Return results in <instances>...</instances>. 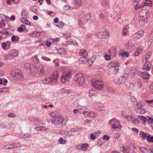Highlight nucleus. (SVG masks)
Segmentation results:
<instances>
[{"mask_svg":"<svg viewBox=\"0 0 153 153\" xmlns=\"http://www.w3.org/2000/svg\"><path fill=\"white\" fill-rule=\"evenodd\" d=\"M91 82L92 86L98 90H102L103 88V83L101 80L93 79L91 81Z\"/></svg>","mask_w":153,"mask_h":153,"instance_id":"obj_1","label":"nucleus"},{"mask_svg":"<svg viewBox=\"0 0 153 153\" xmlns=\"http://www.w3.org/2000/svg\"><path fill=\"white\" fill-rule=\"evenodd\" d=\"M74 79L79 85H82L84 81L83 76L81 73H79L76 74L74 77Z\"/></svg>","mask_w":153,"mask_h":153,"instance_id":"obj_2","label":"nucleus"},{"mask_svg":"<svg viewBox=\"0 0 153 153\" xmlns=\"http://www.w3.org/2000/svg\"><path fill=\"white\" fill-rule=\"evenodd\" d=\"M71 76V72L70 71L65 72L61 77V81L62 83H65L68 81Z\"/></svg>","mask_w":153,"mask_h":153,"instance_id":"obj_3","label":"nucleus"},{"mask_svg":"<svg viewBox=\"0 0 153 153\" xmlns=\"http://www.w3.org/2000/svg\"><path fill=\"white\" fill-rule=\"evenodd\" d=\"M64 120L63 117L61 115L59 117L56 118H53L51 120L52 123L55 125H59L62 124Z\"/></svg>","mask_w":153,"mask_h":153,"instance_id":"obj_4","label":"nucleus"},{"mask_svg":"<svg viewBox=\"0 0 153 153\" xmlns=\"http://www.w3.org/2000/svg\"><path fill=\"white\" fill-rule=\"evenodd\" d=\"M128 75L127 73H124L117 80V83L120 85L124 83L127 79Z\"/></svg>","mask_w":153,"mask_h":153,"instance_id":"obj_5","label":"nucleus"},{"mask_svg":"<svg viewBox=\"0 0 153 153\" xmlns=\"http://www.w3.org/2000/svg\"><path fill=\"white\" fill-rule=\"evenodd\" d=\"M58 73L56 71H54L52 74L49 76L51 82H56L58 78Z\"/></svg>","mask_w":153,"mask_h":153,"instance_id":"obj_6","label":"nucleus"},{"mask_svg":"<svg viewBox=\"0 0 153 153\" xmlns=\"http://www.w3.org/2000/svg\"><path fill=\"white\" fill-rule=\"evenodd\" d=\"M37 72L40 74L44 75L45 74L44 68L42 65H37L35 66Z\"/></svg>","mask_w":153,"mask_h":153,"instance_id":"obj_7","label":"nucleus"},{"mask_svg":"<svg viewBox=\"0 0 153 153\" xmlns=\"http://www.w3.org/2000/svg\"><path fill=\"white\" fill-rule=\"evenodd\" d=\"M80 19L79 21V24L81 27H83V25L85 21L83 19L84 18L85 13L82 12H80Z\"/></svg>","mask_w":153,"mask_h":153,"instance_id":"obj_8","label":"nucleus"},{"mask_svg":"<svg viewBox=\"0 0 153 153\" xmlns=\"http://www.w3.org/2000/svg\"><path fill=\"white\" fill-rule=\"evenodd\" d=\"M83 114H87L86 115L91 117L92 118H94L96 117L97 116V114L93 111H83Z\"/></svg>","mask_w":153,"mask_h":153,"instance_id":"obj_9","label":"nucleus"},{"mask_svg":"<svg viewBox=\"0 0 153 153\" xmlns=\"http://www.w3.org/2000/svg\"><path fill=\"white\" fill-rule=\"evenodd\" d=\"M29 120L31 123L37 125H40L42 123V121L40 120L36 119L34 117H30Z\"/></svg>","mask_w":153,"mask_h":153,"instance_id":"obj_10","label":"nucleus"},{"mask_svg":"<svg viewBox=\"0 0 153 153\" xmlns=\"http://www.w3.org/2000/svg\"><path fill=\"white\" fill-rule=\"evenodd\" d=\"M144 34L143 31H139L134 33L132 36V37L135 39H137L142 37Z\"/></svg>","mask_w":153,"mask_h":153,"instance_id":"obj_11","label":"nucleus"},{"mask_svg":"<svg viewBox=\"0 0 153 153\" xmlns=\"http://www.w3.org/2000/svg\"><path fill=\"white\" fill-rule=\"evenodd\" d=\"M23 77L22 74L20 72H15V75L13 76L14 79L17 80L21 79Z\"/></svg>","mask_w":153,"mask_h":153,"instance_id":"obj_12","label":"nucleus"},{"mask_svg":"<svg viewBox=\"0 0 153 153\" xmlns=\"http://www.w3.org/2000/svg\"><path fill=\"white\" fill-rule=\"evenodd\" d=\"M49 114L51 117H53V118H56L59 117V116L61 115L60 113L57 111H53L50 113Z\"/></svg>","mask_w":153,"mask_h":153,"instance_id":"obj_13","label":"nucleus"},{"mask_svg":"<svg viewBox=\"0 0 153 153\" xmlns=\"http://www.w3.org/2000/svg\"><path fill=\"white\" fill-rule=\"evenodd\" d=\"M120 121L116 118H113L110 120L108 122V124L110 125H112L114 124L117 123V124H120Z\"/></svg>","mask_w":153,"mask_h":153,"instance_id":"obj_14","label":"nucleus"},{"mask_svg":"<svg viewBox=\"0 0 153 153\" xmlns=\"http://www.w3.org/2000/svg\"><path fill=\"white\" fill-rule=\"evenodd\" d=\"M120 149L123 153H129L131 152V147H123L120 148Z\"/></svg>","mask_w":153,"mask_h":153,"instance_id":"obj_15","label":"nucleus"},{"mask_svg":"<svg viewBox=\"0 0 153 153\" xmlns=\"http://www.w3.org/2000/svg\"><path fill=\"white\" fill-rule=\"evenodd\" d=\"M31 65L29 63H26L24 65V68L26 69H27L28 70H30V71L32 73H33L34 74H35L37 72H34L33 69L31 68Z\"/></svg>","mask_w":153,"mask_h":153,"instance_id":"obj_16","label":"nucleus"},{"mask_svg":"<svg viewBox=\"0 0 153 153\" xmlns=\"http://www.w3.org/2000/svg\"><path fill=\"white\" fill-rule=\"evenodd\" d=\"M140 14H143V15L142 16L143 18L145 16L147 17L149 15L148 11L146 9H144L142 10L140 12Z\"/></svg>","mask_w":153,"mask_h":153,"instance_id":"obj_17","label":"nucleus"},{"mask_svg":"<svg viewBox=\"0 0 153 153\" xmlns=\"http://www.w3.org/2000/svg\"><path fill=\"white\" fill-rule=\"evenodd\" d=\"M135 111L136 112L139 114H144L146 111V110L143 108H139L137 107V108H135Z\"/></svg>","mask_w":153,"mask_h":153,"instance_id":"obj_18","label":"nucleus"},{"mask_svg":"<svg viewBox=\"0 0 153 153\" xmlns=\"http://www.w3.org/2000/svg\"><path fill=\"white\" fill-rule=\"evenodd\" d=\"M100 133L99 132H94V133H92L90 135V138L92 140H94L97 138L100 134Z\"/></svg>","mask_w":153,"mask_h":153,"instance_id":"obj_19","label":"nucleus"},{"mask_svg":"<svg viewBox=\"0 0 153 153\" xmlns=\"http://www.w3.org/2000/svg\"><path fill=\"white\" fill-rule=\"evenodd\" d=\"M151 54L150 53H148L147 54L144 55L143 58H144L143 60V63L144 62H147L148 60L149 59Z\"/></svg>","mask_w":153,"mask_h":153,"instance_id":"obj_20","label":"nucleus"},{"mask_svg":"<svg viewBox=\"0 0 153 153\" xmlns=\"http://www.w3.org/2000/svg\"><path fill=\"white\" fill-rule=\"evenodd\" d=\"M59 54L62 55H65L67 52V51L65 48H59L57 50Z\"/></svg>","mask_w":153,"mask_h":153,"instance_id":"obj_21","label":"nucleus"},{"mask_svg":"<svg viewBox=\"0 0 153 153\" xmlns=\"http://www.w3.org/2000/svg\"><path fill=\"white\" fill-rule=\"evenodd\" d=\"M145 63L144 65L143 68L144 70L149 71L152 65L150 64L149 62H144Z\"/></svg>","mask_w":153,"mask_h":153,"instance_id":"obj_22","label":"nucleus"},{"mask_svg":"<svg viewBox=\"0 0 153 153\" xmlns=\"http://www.w3.org/2000/svg\"><path fill=\"white\" fill-rule=\"evenodd\" d=\"M18 53L17 51L16 50H12L11 53L10 54L7 56L16 57L18 55Z\"/></svg>","mask_w":153,"mask_h":153,"instance_id":"obj_23","label":"nucleus"},{"mask_svg":"<svg viewBox=\"0 0 153 153\" xmlns=\"http://www.w3.org/2000/svg\"><path fill=\"white\" fill-rule=\"evenodd\" d=\"M71 91L70 89H67L65 88H62L60 90V92L62 94H69L71 93Z\"/></svg>","mask_w":153,"mask_h":153,"instance_id":"obj_24","label":"nucleus"},{"mask_svg":"<svg viewBox=\"0 0 153 153\" xmlns=\"http://www.w3.org/2000/svg\"><path fill=\"white\" fill-rule=\"evenodd\" d=\"M142 77L144 79H148L149 78L150 76L149 74L146 71L143 72L142 73Z\"/></svg>","mask_w":153,"mask_h":153,"instance_id":"obj_25","label":"nucleus"},{"mask_svg":"<svg viewBox=\"0 0 153 153\" xmlns=\"http://www.w3.org/2000/svg\"><path fill=\"white\" fill-rule=\"evenodd\" d=\"M131 71L133 74H137L139 72L138 67L137 66L133 67L131 69Z\"/></svg>","mask_w":153,"mask_h":153,"instance_id":"obj_26","label":"nucleus"},{"mask_svg":"<svg viewBox=\"0 0 153 153\" xmlns=\"http://www.w3.org/2000/svg\"><path fill=\"white\" fill-rule=\"evenodd\" d=\"M79 55L81 56L87 57L88 56V53L85 50H81L80 51Z\"/></svg>","mask_w":153,"mask_h":153,"instance_id":"obj_27","label":"nucleus"},{"mask_svg":"<svg viewBox=\"0 0 153 153\" xmlns=\"http://www.w3.org/2000/svg\"><path fill=\"white\" fill-rule=\"evenodd\" d=\"M42 82L43 84H45L52 83L49 76L43 79L42 80Z\"/></svg>","mask_w":153,"mask_h":153,"instance_id":"obj_28","label":"nucleus"},{"mask_svg":"<svg viewBox=\"0 0 153 153\" xmlns=\"http://www.w3.org/2000/svg\"><path fill=\"white\" fill-rule=\"evenodd\" d=\"M126 47L128 48L131 49V48L134 47V45L132 43L131 40H130L127 43Z\"/></svg>","mask_w":153,"mask_h":153,"instance_id":"obj_29","label":"nucleus"},{"mask_svg":"<svg viewBox=\"0 0 153 153\" xmlns=\"http://www.w3.org/2000/svg\"><path fill=\"white\" fill-rule=\"evenodd\" d=\"M146 2V1H145V2L143 3L141 5H138L137 4L138 3H137V4L134 7L135 9L137 10L139 8H140L141 7H143L144 6L148 5V4L149 3H147Z\"/></svg>","mask_w":153,"mask_h":153,"instance_id":"obj_30","label":"nucleus"},{"mask_svg":"<svg viewBox=\"0 0 153 153\" xmlns=\"http://www.w3.org/2000/svg\"><path fill=\"white\" fill-rule=\"evenodd\" d=\"M129 28L128 26L126 25L123 28V32L122 35L123 36H125L128 31V29Z\"/></svg>","mask_w":153,"mask_h":153,"instance_id":"obj_31","label":"nucleus"},{"mask_svg":"<svg viewBox=\"0 0 153 153\" xmlns=\"http://www.w3.org/2000/svg\"><path fill=\"white\" fill-rule=\"evenodd\" d=\"M88 58L87 57H82L80 58L79 61L82 63H85L88 61Z\"/></svg>","mask_w":153,"mask_h":153,"instance_id":"obj_32","label":"nucleus"},{"mask_svg":"<svg viewBox=\"0 0 153 153\" xmlns=\"http://www.w3.org/2000/svg\"><path fill=\"white\" fill-rule=\"evenodd\" d=\"M30 36L33 37H38L39 36V33L37 31H35L30 33Z\"/></svg>","mask_w":153,"mask_h":153,"instance_id":"obj_33","label":"nucleus"},{"mask_svg":"<svg viewBox=\"0 0 153 153\" xmlns=\"http://www.w3.org/2000/svg\"><path fill=\"white\" fill-rule=\"evenodd\" d=\"M21 15L24 19H25V22H26V19L24 17L27 18L28 16V14L26 10H23L21 12Z\"/></svg>","mask_w":153,"mask_h":153,"instance_id":"obj_34","label":"nucleus"},{"mask_svg":"<svg viewBox=\"0 0 153 153\" xmlns=\"http://www.w3.org/2000/svg\"><path fill=\"white\" fill-rule=\"evenodd\" d=\"M135 105H136V108H137V107L138 108H143V107L145 105V104L142 102H137Z\"/></svg>","mask_w":153,"mask_h":153,"instance_id":"obj_35","label":"nucleus"},{"mask_svg":"<svg viewBox=\"0 0 153 153\" xmlns=\"http://www.w3.org/2000/svg\"><path fill=\"white\" fill-rule=\"evenodd\" d=\"M12 149L21 147L20 143L19 142L14 143H12Z\"/></svg>","mask_w":153,"mask_h":153,"instance_id":"obj_36","label":"nucleus"},{"mask_svg":"<svg viewBox=\"0 0 153 153\" xmlns=\"http://www.w3.org/2000/svg\"><path fill=\"white\" fill-rule=\"evenodd\" d=\"M88 143H83L81 144V150L83 151H86L88 149Z\"/></svg>","mask_w":153,"mask_h":153,"instance_id":"obj_37","label":"nucleus"},{"mask_svg":"<svg viewBox=\"0 0 153 153\" xmlns=\"http://www.w3.org/2000/svg\"><path fill=\"white\" fill-rule=\"evenodd\" d=\"M73 1L72 3L75 5L79 6L81 4V0H73Z\"/></svg>","mask_w":153,"mask_h":153,"instance_id":"obj_38","label":"nucleus"},{"mask_svg":"<svg viewBox=\"0 0 153 153\" xmlns=\"http://www.w3.org/2000/svg\"><path fill=\"white\" fill-rule=\"evenodd\" d=\"M30 9L34 13H36L37 7L35 5L32 6L30 7Z\"/></svg>","mask_w":153,"mask_h":153,"instance_id":"obj_39","label":"nucleus"},{"mask_svg":"<svg viewBox=\"0 0 153 153\" xmlns=\"http://www.w3.org/2000/svg\"><path fill=\"white\" fill-rule=\"evenodd\" d=\"M142 49L139 48L137 51L134 53V56H138L142 52Z\"/></svg>","mask_w":153,"mask_h":153,"instance_id":"obj_40","label":"nucleus"},{"mask_svg":"<svg viewBox=\"0 0 153 153\" xmlns=\"http://www.w3.org/2000/svg\"><path fill=\"white\" fill-rule=\"evenodd\" d=\"M130 100L133 105H135L137 102L136 98L134 96L131 97Z\"/></svg>","mask_w":153,"mask_h":153,"instance_id":"obj_41","label":"nucleus"},{"mask_svg":"<svg viewBox=\"0 0 153 153\" xmlns=\"http://www.w3.org/2000/svg\"><path fill=\"white\" fill-rule=\"evenodd\" d=\"M25 26L24 25H22L18 29V31L20 32H22L25 30Z\"/></svg>","mask_w":153,"mask_h":153,"instance_id":"obj_42","label":"nucleus"},{"mask_svg":"<svg viewBox=\"0 0 153 153\" xmlns=\"http://www.w3.org/2000/svg\"><path fill=\"white\" fill-rule=\"evenodd\" d=\"M131 122L133 123L136 125H138L140 123V120L139 119L135 118L133 120H132Z\"/></svg>","mask_w":153,"mask_h":153,"instance_id":"obj_43","label":"nucleus"},{"mask_svg":"<svg viewBox=\"0 0 153 153\" xmlns=\"http://www.w3.org/2000/svg\"><path fill=\"white\" fill-rule=\"evenodd\" d=\"M101 34H102V39L108 37L109 35V33L106 31H101Z\"/></svg>","mask_w":153,"mask_h":153,"instance_id":"obj_44","label":"nucleus"},{"mask_svg":"<svg viewBox=\"0 0 153 153\" xmlns=\"http://www.w3.org/2000/svg\"><path fill=\"white\" fill-rule=\"evenodd\" d=\"M58 142L60 144H65L66 143V141L64 140L62 137H61L58 140Z\"/></svg>","mask_w":153,"mask_h":153,"instance_id":"obj_45","label":"nucleus"},{"mask_svg":"<svg viewBox=\"0 0 153 153\" xmlns=\"http://www.w3.org/2000/svg\"><path fill=\"white\" fill-rule=\"evenodd\" d=\"M56 26L59 27H62L64 26V24L63 22H60L58 24H56Z\"/></svg>","mask_w":153,"mask_h":153,"instance_id":"obj_46","label":"nucleus"},{"mask_svg":"<svg viewBox=\"0 0 153 153\" xmlns=\"http://www.w3.org/2000/svg\"><path fill=\"white\" fill-rule=\"evenodd\" d=\"M91 15L90 14H88L85 17V18L83 19L85 21L86 20V21H88L90 20L91 19Z\"/></svg>","mask_w":153,"mask_h":153,"instance_id":"obj_47","label":"nucleus"},{"mask_svg":"<svg viewBox=\"0 0 153 153\" xmlns=\"http://www.w3.org/2000/svg\"><path fill=\"white\" fill-rule=\"evenodd\" d=\"M4 148L6 149H12V143L7 144L4 146Z\"/></svg>","mask_w":153,"mask_h":153,"instance_id":"obj_48","label":"nucleus"},{"mask_svg":"<svg viewBox=\"0 0 153 153\" xmlns=\"http://www.w3.org/2000/svg\"><path fill=\"white\" fill-rule=\"evenodd\" d=\"M1 93H6L9 90V88L7 87H3L1 88Z\"/></svg>","mask_w":153,"mask_h":153,"instance_id":"obj_49","label":"nucleus"},{"mask_svg":"<svg viewBox=\"0 0 153 153\" xmlns=\"http://www.w3.org/2000/svg\"><path fill=\"white\" fill-rule=\"evenodd\" d=\"M108 2L107 0H104L101 2L102 5L104 6H106L108 4Z\"/></svg>","mask_w":153,"mask_h":153,"instance_id":"obj_50","label":"nucleus"},{"mask_svg":"<svg viewBox=\"0 0 153 153\" xmlns=\"http://www.w3.org/2000/svg\"><path fill=\"white\" fill-rule=\"evenodd\" d=\"M134 87V84L133 83H129V86L128 87V90H133Z\"/></svg>","mask_w":153,"mask_h":153,"instance_id":"obj_51","label":"nucleus"},{"mask_svg":"<svg viewBox=\"0 0 153 153\" xmlns=\"http://www.w3.org/2000/svg\"><path fill=\"white\" fill-rule=\"evenodd\" d=\"M140 151L143 153H147L148 150L145 148L141 147L140 148Z\"/></svg>","mask_w":153,"mask_h":153,"instance_id":"obj_52","label":"nucleus"},{"mask_svg":"<svg viewBox=\"0 0 153 153\" xmlns=\"http://www.w3.org/2000/svg\"><path fill=\"white\" fill-rule=\"evenodd\" d=\"M33 61L36 63H38L39 62V61L38 58V56H35L34 57Z\"/></svg>","mask_w":153,"mask_h":153,"instance_id":"obj_53","label":"nucleus"},{"mask_svg":"<svg viewBox=\"0 0 153 153\" xmlns=\"http://www.w3.org/2000/svg\"><path fill=\"white\" fill-rule=\"evenodd\" d=\"M120 126V124H117V123L114 124V125H110V126H111V128L113 129H116L118 128V126Z\"/></svg>","mask_w":153,"mask_h":153,"instance_id":"obj_54","label":"nucleus"},{"mask_svg":"<svg viewBox=\"0 0 153 153\" xmlns=\"http://www.w3.org/2000/svg\"><path fill=\"white\" fill-rule=\"evenodd\" d=\"M32 135L29 133H26L25 134H24L23 138H27L31 137Z\"/></svg>","mask_w":153,"mask_h":153,"instance_id":"obj_55","label":"nucleus"},{"mask_svg":"<svg viewBox=\"0 0 153 153\" xmlns=\"http://www.w3.org/2000/svg\"><path fill=\"white\" fill-rule=\"evenodd\" d=\"M147 140L149 142H151L153 143V136L150 137L148 136L147 137Z\"/></svg>","mask_w":153,"mask_h":153,"instance_id":"obj_56","label":"nucleus"},{"mask_svg":"<svg viewBox=\"0 0 153 153\" xmlns=\"http://www.w3.org/2000/svg\"><path fill=\"white\" fill-rule=\"evenodd\" d=\"M7 42H8L7 41V42H6V43L4 42L2 43L1 48L5 50V48L6 47L7 45V44L6 43Z\"/></svg>","mask_w":153,"mask_h":153,"instance_id":"obj_57","label":"nucleus"},{"mask_svg":"<svg viewBox=\"0 0 153 153\" xmlns=\"http://www.w3.org/2000/svg\"><path fill=\"white\" fill-rule=\"evenodd\" d=\"M8 116L10 118H14L16 117V115L14 114L11 113L8 115Z\"/></svg>","mask_w":153,"mask_h":153,"instance_id":"obj_58","label":"nucleus"},{"mask_svg":"<svg viewBox=\"0 0 153 153\" xmlns=\"http://www.w3.org/2000/svg\"><path fill=\"white\" fill-rule=\"evenodd\" d=\"M97 110L100 111H104L105 110V108L102 106H99L98 107L96 108Z\"/></svg>","mask_w":153,"mask_h":153,"instance_id":"obj_59","label":"nucleus"},{"mask_svg":"<svg viewBox=\"0 0 153 153\" xmlns=\"http://www.w3.org/2000/svg\"><path fill=\"white\" fill-rule=\"evenodd\" d=\"M110 138L109 136L107 134H105L103 136V139L106 140H108Z\"/></svg>","mask_w":153,"mask_h":153,"instance_id":"obj_60","label":"nucleus"},{"mask_svg":"<svg viewBox=\"0 0 153 153\" xmlns=\"http://www.w3.org/2000/svg\"><path fill=\"white\" fill-rule=\"evenodd\" d=\"M42 59L44 60L47 61H50L51 59L50 58L47 57L45 56H42Z\"/></svg>","mask_w":153,"mask_h":153,"instance_id":"obj_61","label":"nucleus"},{"mask_svg":"<svg viewBox=\"0 0 153 153\" xmlns=\"http://www.w3.org/2000/svg\"><path fill=\"white\" fill-rule=\"evenodd\" d=\"M102 139H100L97 141V144L100 146H101L103 144V142L102 141Z\"/></svg>","mask_w":153,"mask_h":153,"instance_id":"obj_62","label":"nucleus"},{"mask_svg":"<svg viewBox=\"0 0 153 153\" xmlns=\"http://www.w3.org/2000/svg\"><path fill=\"white\" fill-rule=\"evenodd\" d=\"M94 91L92 90H90L89 92V97H91L94 94Z\"/></svg>","mask_w":153,"mask_h":153,"instance_id":"obj_63","label":"nucleus"},{"mask_svg":"<svg viewBox=\"0 0 153 153\" xmlns=\"http://www.w3.org/2000/svg\"><path fill=\"white\" fill-rule=\"evenodd\" d=\"M147 121L149 123L151 124L153 122V119L151 117L149 118L148 119Z\"/></svg>","mask_w":153,"mask_h":153,"instance_id":"obj_64","label":"nucleus"}]
</instances>
